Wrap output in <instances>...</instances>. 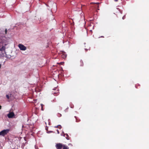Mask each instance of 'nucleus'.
Returning a JSON list of instances; mask_svg holds the SVG:
<instances>
[{"instance_id":"nucleus-1","label":"nucleus","mask_w":149,"mask_h":149,"mask_svg":"<svg viewBox=\"0 0 149 149\" xmlns=\"http://www.w3.org/2000/svg\"><path fill=\"white\" fill-rule=\"evenodd\" d=\"M10 130L8 129L4 130L0 132V135L4 136L9 132Z\"/></svg>"},{"instance_id":"nucleus-2","label":"nucleus","mask_w":149,"mask_h":149,"mask_svg":"<svg viewBox=\"0 0 149 149\" xmlns=\"http://www.w3.org/2000/svg\"><path fill=\"white\" fill-rule=\"evenodd\" d=\"M64 145L61 143H57L56 145V147L57 149H62L63 148Z\"/></svg>"},{"instance_id":"nucleus-3","label":"nucleus","mask_w":149,"mask_h":149,"mask_svg":"<svg viewBox=\"0 0 149 149\" xmlns=\"http://www.w3.org/2000/svg\"><path fill=\"white\" fill-rule=\"evenodd\" d=\"M18 46L20 49L24 51L26 49V47L22 44H20L18 45Z\"/></svg>"},{"instance_id":"nucleus-4","label":"nucleus","mask_w":149,"mask_h":149,"mask_svg":"<svg viewBox=\"0 0 149 149\" xmlns=\"http://www.w3.org/2000/svg\"><path fill=\"white\" fill-rule=\"evenodd\" d=\"M15 116V114L13 112H10L7 115V116L9 118H12Z\"/></svg>"},{"instance_id":"nucleus-5","label":"nucleus","mask_w":149,"mask_h":149,"mask_svg":"<svg viewBox=\"0 0 149 149\" xmlns=\"http://www.w3.org/2000/svg\"><path fill=\"white\" fill-rule=\"evenodd\" d=\"M91 4H92V3H94V4H97V6H95V8L97 10H99L100 9H99V4L100 3H91Z\"/></svg>"},{"instance_id":"nucleus-6","label":"nucleus","mask_w":149,"mask_h":149,"mask_svg":"<svg viewBox=\"0 0 149 149\" xmlns=\"http://www.w3.org/2000/svg\"><path fill=\"white\" fill-rule=\"evenodd\" d=\"M80 65L81 66H83L84 65V63L82 60H81L80 61Z\"/></svg>"},{"instance_id":"nucleus-7","label":"nucleus","mask_w":149,"mask_h":149,"mask_svg":"<svg viewBox=\"0 0 149 149\" xmlns=\"http://www.w3.org/2000/svg\"><path fill=\"white\" fill-rule=\"evenodd\" d=\"M63 149H69V148L66 145H64L63 147Z\"/></svg>"},{"instance_id":"nucleus-8","label":"nucleus","mask_w":149,"mask_h":149,"mask_svg":"<svg viewBox=\"0 0 149 149\" xmlns=\"http://www.w3.org/2000/svg\"><path fill=\"white\" fill-rule=\"evenodd\" d=\"M65 136L67 139L69 140L70 139V137H69L68 134H65Z\"/></svg>"},{"instance_id":"nucleus-9","label":"nucleus","mask_w":149,"mask_h":149,"mask_svg":"<svg viewBox=\"0 0 149 149\" xmlns=\"http://www.w3.org/2000/svg\"><path fill=\"white\" fill-rule=\"evenodd\" d=\"M5 49V47L3 46H2L1 48L0 49V51H2L4 50Z\"/></svg>"},{"instance_id":"nucleus-10","label":"nucleus","mask_w":149,"mask_h":149,"mask_svg":"<svg viewBox=\"0 0 149 149\" xmlns=\"http://www.w3.org/2000/svg\"><path fill=\"white\" fill-rule=\"evenodd\" d=\"M67 57V55L65 54H63L62 55V57L63 58H65Z\"/></svg>"},{"instance_id":"nucleus-11","label":"nucleus","mask_w":149,"mask_h":149,"mask_svg":"<svg viewBox=\"0 0 149 149\" xmlns=\"http://www.w3.org/2000/svg\"><path fill=\"white\" fill-rule=\"evenodd\" d=\"M52 93L55 96H56L59 94V93L58 92L57 93L53 92Z\"/></svg>"},{"instance_id":"nucleus-12","label":"nucleus","mask_w":149,"mask_h":149,"mask_svg":"<svg viewBox=\"0 0 149 149\" xmlns=\"http://www.w3.org/2000/svg\"><path fill=\"white\" fill-rule=\"evenodd\" d=\"M54 127L56 128H58L60 129L61 128V127L60 125H58Z\"/></svg>"},{"instance_id":"nucleus-13","label":"nucleus","mask_w":149,"mask_h":149,"mask_svg":"<svg viewBox=\"0 0 149 149\" xmlns=\"http://www.w3.org/2000/svg\"><path fill=\"white\" fill-rule=\"evenodd\" d=\"M74 117L76 119V122H78L80 121V120H79V119H78L77 118L76 116H75Z\"/></svg>"},{"instance_id":"nucleus-14","label":"nucleus","mask_w":149,"mask_h":149,"mask_svg":"<svg viewBox=\"0 0 149 149\" xmlns=\"http://www.w3.org/2000/svg\"><path fill=\"white\" fill-rule=\"evenodd\" d=\"M57 116L58 117H60L61 116V114L60 113H58V114H57Z\"/></svg>"},{"instance_id":"nucleus-15","label":"nucleus","mask_w":149,"mask_h":149,"mask_svg":"<svg viewBox=\"0 0 149 149\" xmlns=\"http://www.w3.org/2000/svg\"><path fill=\"white\" fill-rule=\"evenodd\" d=\"M41 110H42L43 111V105H42V104H41Z\"/></svg>"},{"instance_id":"nucleus-16","label":"nucleus","mask_w":149,"mask_h":149,"mask_svg":"<svg viewBox=\"0 0 149 149\" xmlns=\"http://www.w3.org/2000/svg\"><path fill=\"white\" fill-rule=\"evenodd\" d=\"M6 97L8 99H9V96L8 95H6Z\"/></svg>"},{"instance_id":"nucleus-17","label":"nucleus","mask_w":149,"mask_h":149,"mask_svg":"<svg viewBox=\"0 0 149 149\" xmlns=\"http://www.w3.org/2000/svg\"><path fill=\"white\" fill-rule=\"evenodd\" d=\"M125 18V15H124L122 17V19H124Z\"/></svg>"},{"instance_id":"nucleus-18","label":"nucleus","mask_w":149,"mask_h":149,"mask_svg":"<svg viewBox=\"0 0 149 149\" xmlns=\"http://www.w3.org/2000/svg\"><path fill=\"white\" fill-rule=\"evenodd\" d=\"M81 8H79V9L77 10H76L78 11H79L80 10H81Z\"/></svg>"},{"instance_id":"nucleus-19","label":"nucleus","mask_w":149,"mask_h":149,"mask_svg":"<svg viewBox=\"0 0 149 149\" xmlns=\"http://www.w3.org/2000/svg\"><path fill=\"white\" fill-rule=\"evenodd\" d=\"M7 32V30L6 29L5 30V34H6Z\"/></svg>"},{"instance_id":"nucleus-20","label":"nucleus","mask_w":149,"mask_h":149,"mask_svg":"<svg viewBox=\"0 0 149 149\" xmlns=\"http://www.w3.org/2000/svg\"><path fill=\"white\" fill-rule=\"evenodd\" d=\"M57 131L58 134H59V132L58 130H57Z\"/></svg>"},{"instance_id":"nucleus-21","label":"nucleus","mask_w":149,"mask_h":149,"mask_svg":"<svg viewBox=\"0 0 149 149\" xmlns=\"http://www.w3.org/2000/svg\"><path fill=\"white\" fill-rule=\"evenodd\" d=\"M56 88H54V89L53 90H56Z\"/></svg>"},{"instance_id":"nucleus-22","label":"nucleus","mask_w":149,"mask_h":149,"mask_svg":"<svg viewBox=\"0 0 149 149\" xmlns=\"http://www.w3.org/2000/svg\"><path fill=\"white\" fill-rule=\"evenodd\" d=\"M1 107L0 105V109H1Z\"/></svg>"},{"instance_id":"nucleus-23","label":"nucleus","mask_w":149,"mask_h":149,"mask_svg":"<svg viewBox=\"0 0 149 149\" xmlns=\"http://www.w3.org/2000/svg\"><path fill=\"white\" fill-rule=\"evenodd\" d=\"M2 42V41L1 40H0V43H1Z\"/></svg>"},{"instance_id":"nucleus-24","label":"nucleus","mask_w":149,"mask_h":149,"mask_svg":"<svg viewBox=\"0 0 149 149\" xmlns=\"http://www.w3.org/2000/svg\"><path fill=\"white\" fill-rule=\"evenodd\" d=\"M1 64H0V68H1Z\"/></svg>"},{"instance_id":"nucleus-25","label":"nucleus","mask_w":149,"mask_h":149,"mask_svg":"<svg viewBox=\"0 0 149 149\" xmlns=\"http://www.w3.org/2000/svg\"><path fill=\"white\" fill-rule=\"evenodd\" d=\"M47 128L46 127V130H47Z\"/></svg>"},{"instance_id":"nucleus-26","label":"nucleus","mask_w":149,"mask_h":149,"mask_svg":"<svg viewBox=\"0 0 149 149\" xmlns=\"http://www.w3.org/2000/svg\"><path fill=\"white\" fill-rule=\"evenodd\" d=\"M120 12L121 13H122V11H120Z\"/></svg>"},{"instance_id":"nucleus-27","label":"nucleus","mask_w":149,"mask_h":149,"mask_svg":"<svg viewBox=\"0 0 149 149\" xmlns=\"http://www.w3.org/2000/svg\"><path fill=\"white\" fill-rule=\"evenodd\" d=\"M101 37H103V36H102Z\"/></svg>"},{"instance_id":"nucleus-28","label":"nucleus","mask_w":149,"mask_h":149,"mask_svg":"<svg viewBox=\"0 0 149 149\" xmlns=\"http://www.w3.org/2000/svg\"><path fill=\"white\" fill-rule=\"evenodd\" d=\"M82 7V6H81V8Z\"/></svg>"}]
</instances>
